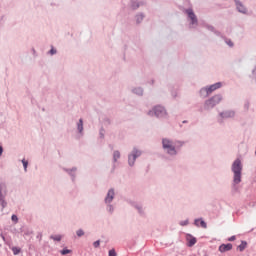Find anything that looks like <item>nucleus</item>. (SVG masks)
I'll return each instance as SVG.
<instances>
[{"mask_svg":"<svg viewBox=\"0 0 256 256\" xmlns=\"http://www.w3.org/2000/svg\"><path fill=\"white\" fill-rule=\"evenodd\" d=\"M7 193H9L7 183L0 182V205L2 207V211L7 207V200L5 199L7 197Z\"/></svg>","mask_w":256,"mask_h":256,"instance_id":"nucleus-4","label":"nucleus"},{"mask_svg":"<svg viewBox=\"0 0 256 256\" xmlns=\"http://www.w3.org/2000/svg\"><path fill=\"white\" fill-rule=\"evenodd\" d=\"M11 219H12V221H13L14 223H19V218L17 217V215L13 214V215L11 216Z\"/></svg>","mask_w":256,"mask_h":256,"instance_id":"nucleus-33","label":"nucleus"},{"mask_svg":"<svg viewBox=\"0 0 256 256\" xmlns=\"http://www.w3.org/2000/svg\"><path fill=\"white\" fill-rule=\"evenodd\" d=\"M64 171H66V173H68L70 176H72V181H75V171H77V168L74 167L72 169H64Z\"/></svg>","mask_w":256,"mask_h":256,"instance_id":"nucleus-18","label":"nucleus"},{"mask_svg":"<svg viewBox=\"0 0 256 256\" xmlns=\"http://www.w3.org/2000/svg\"><path fill=\"white\" fill-rule=\"evenodd\" d=\"M132 93H134L135 95H143V88H141V87H138V88H134L133 90H132Z\"/></svg>","mask_w":256,"mask_h":256,"instance_id":"nucleus-19","label":"nucleus"},{"mask_svg":"<svg viewBox=\"0 0 256 256\" xmlns=\"http://www.w3.org/2000/svg\"><path fill=\"white\" fill-rule=\"evenodd\" d=\"M194 225L196 227H202V229H207V222H205L202 218L195 219Z\"/></svg>","mask_w":256,"mask_h":256,"instance_id":"nucleus-12","label":"nucleus"},{"mask_svg":"<svg viewBox=\"0 0 256 256\" xmlns=\"http://www.w3.org/2000/svg\"><path fill=\"white\" fill-rule=\"evenodd\" d=\"M76 235L77 237H83V235H85V231H83V229H79L76 231Z\"/></svg>","mask_w":256,"mask_h":256,"instance_id":"nucleus-28","label":"nucleus"},{"mask_svg":"<svg viewBox=\"0 0 256 256\" xmlns=\"http://www.w3.org/2000/svg\"><path fill=\"white\" fill-rule=\"evenodd\" d=\"M245 109H249V103L245 104Z\"/></svg>","mask_w":256,"mask_h":256,"instance_id":"nucleus-40","label":"nucleus"},{"mask_svg":"<svg viewBox=\"0 0 256 256\" xmlns=\"http://www.w3.org/2000/svg\"><path fill=\"white\" fill-rule=\"evenodd\" d=\"M187 247H193L197 243V238L191 234H186Z\"/></svg>","mask_w":256,"mask_h":256,"instance_id":"nucleus-9","label":"nucleus"},{"mask_svg":"<svg viewBox=\"0 0 256 256\" xmlns=\"http://www.w3.org/2000/svg\"><path fill=\"white\" fill-rule=\"evenodd\" d=\"M232 173H234L233 176V189L234 191H237V185L241 183V173L243 171V164L241 163V159L237 158L233 164H232Z\"/></svg>","mask_w":256,"mask_h":256,"instance_id":"nucleus-1","label":"nucleus"},{"mask_svg":"<svg viewBox=\"0 0 256 256\" xmlns=\"http://www.w3.org/2000/svg\"><path fill=\"white\" fill-rule=\"evenodd\" d=\"M50 239H53V241H61V239H63V236H61V235H52V236H50Z\"/></svg>","mask_w":256,"mask_h":256,"instance_id":"nucleus-26","label":"nucleus"},{"mask_svg":"<svg viewBox=\"0 0 256 256\" xmlns=\"http://www.w3.org/2000/svg\"><path fill=\"white\" fill-rule=\"evenodd\" d=\"M222 100L223 96H221V94L214 95L213 97L205 101L204 109H206V111H209V109H213V107L219 105Z\"/></svg>","mask_w":256,"mask_h":256,"instance_id":"nucleus-2","label":"nucleus"},{"mask_svg":"<svg viewBox=\"0 0 256 256\" xmlns=\"http://www.w3.org/2000/svg\"><path fill=\"white\" fill-rule=\"evenodd\" d=\"M22 164H23L25 173H27V166L29 165V162L27 160L23 159Z\"/></svg>","mask_w":256,"mask_h":256,"instance_id":"nucleus-27","label":"nucleus"},{"mask_svg":"<svg viewBox=\"0 0 256 256\" xmlns=\"http://www.w3.org/2000/svg\"><path fill=\"white\" fill-rule=\"evenodd\" d=\"M108 256H117V252L115 251V249L109 250Z\"/></svg>","mask_w":256,"mask_h":256,"instance_id":"nucleus-34","label":"nucleus"},{"mask_svg":"<svg viewBox=\"0 0 256 256\" xmlns=\"http://www.w3.org/2000/svg\"><path fill=\"white\" fill-rule=\"evenodd\" d=\"M106 210L108 211V213H110L112 215L113 211H115V207L111 204H106Z\"/></svg>","mask_w":256,"mask_h":256,"instance_id":"nucleus-25","label":"nucleus"},{"mask_svg":"<svg viewBox=\"0 0 256 256\" xmlns=\"http://www.w3.org/2000/svg\"><path fill=\"white\" fill-rule=\"evenodd\" d=\"M231 249H233V244H231V243L221 244L219 246L220 253H226V251H231Z\"/></svg>","mask_w":256,"mask_h":256,"instance_id":"nucleus-13","label":"nucleus"},{"mask_svg":"<svg viewBox=\"0 0 256 256\" xmlns=\"http://www.w3.org/2000/svg\"><path fill=\"white\" fill-rule=\"evenodd\" d=\"M172 95H173V97H177V95H175V94H173V93H172Z\"/></svg>","mask_w":256,"mask_h":256,"instance_id":"nucleus-41","label":"nucleus"},{"mask_svg":"<svg viewBox=\"0 0 256 256\" xmlns=\"http://www.w3.org/2000/svg\"><path fill=\"white\" fill-rule=\"evenodd\" d=\"M148 115H155L158 119H163V117H167V110L163 106H156L153 108V111L148 112Z\"/></svg>","mask_w":256,"mask_h":256,"instance_id":"nucleus-5","label":"nucleus"},{"mask_svg":"<svg viewBox=\"0 0 256 256\" xmlns=\"http://www.w3.org/2000/svg\"><path fill=\"white\" fill-rule=\"evenodd\" d=\"M100 245H101V240H97V241H95V242L93 243V247H94L95 249L99 248Z\"/></svg>","mask_w":256,"mask_h":256,"instance_id":"nucleus-32","label":"nucleus"},{"mask_svg":"<svg viewBox=\"0 0 256 256\" xmlns=\"http://www.w3.org/2000/svg\"><path fill=\"white\" fill-rule=\"evenodd\" d=\"M186 13L189 17V19H191V25H197V16L195 15V12H193V9H187Z\"/></svg>","mask_w":256,"mask_h":256,"instance_id":"nucleus-8","label":"nucleus"},{"mask_svg":"<svg viewBox=\"0 0 256 256\" xmlns=\"http://www.w3.org/2000/svg\"><path fill=\"white\" fill-rule=\"evenodd\" d=\"M143 19H145V15L143 13L136 15V23H141Z\"/></svg>","mask_w":256,"mask_h":256,"instance_id":"nucleus-22","label":"nucleus"},{"mask_svg":"<svg viewBox=\"0 0 256 256\" xmlns=\"http://www.w3.org/2000/svg\"><path fill=\"white\" fill-rule=\"evenodd\" d=\"M221 87H222L221 82H217L215 84L210 85L207 89H208V92H210L211 94L213 91H217V89H221Z\"/></svg>","mask_w":256,"mask_h":256,"instance_id":"nucleus-14","label":"nucleus"},{"mask_svg":"<svg viewBox=\"0 0 256 256\" xmlns=\"http://www.w3.org/2000/svg\"><path fill=\"white\" fill-rule=\"evenodd\" d=\"M162 147L168 155H177V150L175 149L173 141L167 138L162 139Z\"/></svg>","mask_w":256,"mask_h":256,"instance_id":"nucleus-3","label":"nucleus"},{"mask_svg":"<svg viewBox=\"0 0 256 256\" xmlns=\"http://www.w3.org/2000/svg\"><path fill=\"white\" fill-rule=\"evenodd\" d=\"M206 29H208V31H212V33H215V35H221V33L219 31H216L215 27L211 25H206Z\"/></svg>","mask_w":256,"mask_h":256,"instance_id":"nucleus-20","label":"nucleus"},{"mask_svg":"<svg viewBox=\"0 0 256 256\" xmlns=\"http://www.w3.org/2000/svg\"><path fill=\"white\" fill-rule=\"evenodd\" d=\"M61 255H69L71 253V250L64 248L60 251Z\"/></svg>","mask_w":256,"mask_h":256,"instance_id":"nucleus-29","label":"nucleus"},{"mask_svg":"<svg viewBox=\"0 0 256 256\" xmlns=\"http://www.w3.org/2000/svg\"><path fill=\"white\" fill-rule=\"evenodd\" d=\"M57 53V50H55V48H51V50L49 51L50 55H55Z\"/></svg>","mask_w":256,"mask_h":256,"instance_id":"nucleus-35","label":"nucleus"},{"mask_svg":"<svg viewBox=\"0 0 256 256\" xmlns=\"http://www.w3.org/2000/svg\"><path fill=\"white\" fill-rule=\"evenodd\" d=\"M135 208L137 209L138 213H140V215H143V207L141 205H136Z\"/></svg>","mask_w":256,"mask_h":256,"instance_id":"nucleus-31","label":"nucleus"},{"mask_svg":"<svg viewBox=\"0 0 256 256\" xmlns=\"http://www.w3.org/2000/svg\"><path fill=\"white\" fill-rule=\"evenodd\" d=\"M234 1L236 3V9H237V11H239V13H243V14L247 13V8L244 7V5H243V3H241V1H239V0H234Z\"/></svg>","mask_w":256,"mask_h":256,"instance_id":"nucleus-11","label":"nucleus"},{"mask_svg":"<svg viewBox=\"0 0 256 256\" xmlns=\"http://www.w3.org/2000/svg\"><path fill=\"white\" fill-rule=\"evenodd\" d=\"M235 239H237L236 236H231V237L228 238V241H235Z\"/></svg>","mask_w":256,"mask_h":256,"instance_id":"nucleus-38","label":"nucleus"},{"mask_svg":"<svg viewBox=\"0 0 256 256\" xmlns=\"http://www.w3.org/2000/svg\"><path fill=\"white\" fill-rule=\"evenodd\" d=\"M138 157H141V151L137 148H134L132 153L128 155V164L130 167H133V165H135V161H137Z\"/></svg>","mask_w":256,"mask_h":256,"instance_id":"nucleus-6","label":"nucleus"},{"mask_svg":"<svg viewBox=\"0 0 256 256\" xmlns=\"http://www.w3.org/2000/svg\"><path fill=\"white\" fill-rule=\"evenodd\" d=\"M220 117L222 119H231V118L235 117V111H233V110L224 111V112L220 113Z\"/></svg>","mask_w":256,"mask_h":256,"instance_id":"nucleus-10","label":"nucleus"},{"mask_svg":"<svg viewBox=\"0 0 256 256\" xmlns=\"http://www.w3.org/2000/svg\"><path fill=\"white\" fill-rule=\"evenodd\" d=\"M113 199H115V190L113 188H111L107 192V195H106V197L104 199V203L106 205H109V204L113 203Z\"/></svg>","mask_w":256,"mask_h":256,"instance_id":"nucleus-7","label":"nucleus"},{"mask_svg":"<svg viewBox=\"0 0 256 256\" xmlns=\"http://www.w3.org/2000/svg\"><path fill=\"white\" fill-rule=\"evenodd\" d=\"M100 137L103 139V137H105V129H101L100 130Z\"/></svg>","mask_w":256,"mask_h":256,"instance_id":"nucleus-36","label":"nucleus"},{"mask_svg":"<svg viewBox=\"0 0 256 256\" xmlns=\"http://www.w3.org/2000/svg\"><path fill=\"white\" fill-rule=\"evenodd\" d=\"M179 225H181V227H187V225H189V220L180 221Z\"/></svg>","mask_w":256,"mask_h":256,"instance_id":"nucleus-30","label":"nucleus"},{"mask_svg":"<svg viewBox=\"0 0 256 256\" xmlns=\"http://www.w3.org/2000/svg\"><path fill=\"white\" fill-rule=\"evenodd\" d=\"M141 5H143V3H139L137 1H133L131 4L132 9H139V7H141Z\"/></svg>","mask_w":256,"mask_h":256,"instance_id":"nucleus-24","label":"nucleus"},{"mask_svg":"<svg viewBox=\"0 0 256 256\" xmlns=\"http://www.w3.org/2000/svg\"><path fill=\"white\" fill-rule=\"evenodd\" d=\"M11 251L13 252V255H19V253H21V248H19L17 246H13L11 248Z\"/></svg>","mask_w":256,"mask_h":256,"instance_id":"nucleus-23","label":"nucleus"},{"mask_svg":"<svg viewBox=\"0 0 256 256\" xmlns=\"http://www.w3.org/2000/svg\"><path fill=\"white\" fill-rule=\"evenodd\" d=\"M77 129L80 135H83V118H80L77 123Z\"/></svg>","mask_w":256,"mask_h":256,"instance_id":"nucleus-17","label":"nucleus"},{"mask_svg":"<svg viewBox=\"0 0 256 256\" xmlns=\"http://www.w3.org/2000/svg\"><path fill=\"white\" fill-rule=\"evenodd\" d=\"M247 249V241L242 240L241 244L238 245L237 250L240 251V253H243Z\"/></svg>","mask_w":256,"mask_h":256,"instance_id":"nucleus-15","label":"nucleus"},{"mask_svg":"<svg viewBox=\"0 0 256 256\" xmlns=\"http://www.w3.org/2000/svg\"><path fill=\"white\" fill-rule=\"evenodd\" d=\"M226 43L229 47H233V41L231 40H226Z\"/></svg>","mask_w":256,"mask_h":256,"instance_id":"nucleus-37","label":"nucleus"},{"mask_svg":"<svg viewBox=\"0 0 256 256\" xmlns=\"http://www.w3.org/2000/svg\"><path fill=\"white\" fill-rule=\"evenodd\" d=\"M121 157V153L119 151H114L113 153V161L114 163H117V159H119Z\"/></svg>","mask_w":256,"mask_h":256,"instance_id":"nucleus-21","label":"nucleus"},{"mask_svg":"<svg viewBox=\"0 0 256 256\" xmlns=\"http://www.w3.org/2000/svg\"><path fill=\"white\" fill-rule=\"evenodd\" d=\"M3 155V146L0 145V157Z\"/></svg>","mask_w":256,"mask_h":256,"instance_id":"nucleus-39","label":"nucleus"},{"mask_svg":"<svg viewBox=\"0 0 256 256\" xmlns=\"http://www.w3.org/2000/svg\"><path fill=\"white\" fill-rule=\"evenodd\" d=\"M209 95H211V94H210L209 89L207 87L200 89V96L201 97H209Z\"/></svg>","mask_w":256,"mask_h":256,"instance_id":"nucleus-16","label":"nucleus"}]
</instances>
